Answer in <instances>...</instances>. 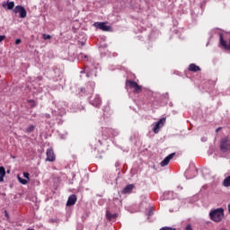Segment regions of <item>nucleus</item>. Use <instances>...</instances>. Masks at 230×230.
I'll return each instance as SVG.
<instances>
[{
	"label": "nucleus",
	"mask_w": 230,
	"mask_h": 230,
	"mask_svg": "<svg viewBox=\"0 0 230 230\" xmlns=\"http://www.w3.org/2000/svg\"><path fill=\"white\" fill-rule=\"evenodd\" d=\"M209 218L213 222H222V219L224 218V208H219L210 210Z\"/></svg>",
	"instance_id": "obj_1"
},
{
	"label": "nucleus",
	"mask_w": 230,
	"mask_h": 230,
	"mask_svg": "<svg viewBox=\"0 0 230 230\" xmlns=\"http://www.w3.org/2000/svg\"><path fill=\"white\" fill-rule=\"evenodd\" d=\"M165 123H166V118H163L160 120L155 122L153 124V132L155 134H159V131L161 130V128L164 127Z\"/></svg>",
	"instance_id": "obj_2"
},
{
	"label": "nucleus",
	"mask_w": 230,
	"mask_h": 230,
	"mask_svg": "<svg viewBox=\"0 0 230 230\" xmlns=\"http://www.w3.org/2000/svg\"><path fill=\"white\" fill-rule=\"evenodd\" d=\"M220 150L221 152H229L230 150V138L229 137H224L220 141Z\"/></svg>",
	"instance_id": "obj_3"
},
{
	"label": "nucleus",
	"mask_w": 230,
	"mask_h": 230,
	"mask_svg": "<svg viewBox=\"0 0 230 230\" xmlns=\"http://www.w3.org/2000/svg\"><path fill=\"white\" fill-rule=\"evenodd\" d=\"M93 26L98 28V30H102V31H111V27L107 25L105 22H96L93 23Z\"/></svg>",
	"instance_id": "obj_4"
},
{
	"label": "nucleus",
	"mask_w": 230,
	"mask_h": 230,
	"mask_svg": "<svg viewBox=\"0 0 230 230\" xmlns=\"http://www.w3.org/2000/svg\"><path fill=\"white\" fill-rule=\"evenodd\" d=\"M90 103L93 107H101L102 106V99L100 98V95L96 94L93 97H91Z\"/></svg>",
	"instance_id": "obj_5"
},
{
	"label": "nucleus",
	"mask_w": 230,
	"mask_h": 230,
	"mask_svg": "<svg viewBox=\"0 0 230 230\" xmlns=\"http://www.w3.org/2000/svg\"><path fill=\"white\" fill-rule=\"evenodd\" d=\"M126 85H128V87L134 89L135 93H141V86L135 81H127Z\"/></svg>",
	"instance_id": "obj_6"
},
{
	"label": "nucleus",
	"mask_w": 230,
	"mask_h": 230,
	"mask_svg": "<svg viewBox=\"0 0 230 230\" xmlns=\"http://www.w3.org/2000/svg\"><path fill=\"white\" fill-rule=\"evenodd\" d=\"M14 13H20L21 19H24V17L27 15L26 9H24V7L22 5H17L14 8Z\"/></svg>",
	"instance_id": "obj_7"
},
{
	"label": "nucleus",
	"mask_w": 230,
	"mask_h": 230,
	"mask_svg": "<svg viewBox=\"0 0 230 230\" xmlns=\"http://www.w3.org/2000/svg\"><path fill=\"white\" fill-rule=\"evenodd\" d=\"M24 179L21 178L20 175H17V179L21 184L26 185L30 182V172H23Z\"/></svg>",
	"instance_id": "obj_8"
},
{
	"label": "nucleus",
	"mask_w": 230,
	"mask_h": 230,
	"mask_svg": "<svg viewBox=\"0 0 230 230\" xmlns=\"http://www.w3.org/2000/svg\"><path fill=\"white\" fill-rule=\"evenodd\" d=\"M175 155V153L170 154L169 155H167L161 163H160V166H168V164H170V161H172V159H173Z\"/></svg>",
	"instance_id": "obj_9"
},
{
	"label": "nucleus",
	"mask_w": 230,
	"mask_h": 230,
	"mask_svg": "<svg viewBox=\"0 0 230 230\" xmlns=\"http://www.w3.org/2000/svg\"><path fill=\"white\" fill-rule=\"evenodd\" d=\"M49 163H53L55 161V153L53 152L52 148L47 149V159Z\"/></svg>",
	"instance_id": "obj_10"
},
{
	"label": "nucleus",
	"mask_w": 230,
	"mask_h": 230,
	"mask_svg": "<svg viewBox=\"0 0 230 230\" xmlns=\"http://www.w3.org/2000/svg\"><path fill=\"white\" fill-rule=\"evenodd\" d=\"M75 204H76V195L73 194L69 196L66 201V206H75Z\"/></svg>",
	"instance_id": "obj_11"
},
{
	"label": "nucleus",
	"mask_w": 230,
	"mask_h": 230,
	"mask_svg": "<svg viewBox=\"0 0 230 230\" xmlns=\"http://www.w3.org/2000/svg\"><path fill=\"white\" fill-rule=\"evenodd\" d=\"M132 190H134V184H129V185H127L123 190H122V193L124 195H127L128 193H132Z\"/></svg>",
	"instance_id": "obj_12"
},
{
	"label": "nucleus",
	"mask_w": 230,
	"mask_h": 230,
	"mask_svg": "<svg viewBox=\"0 0 230 230\" xmlns=\"http://www.w3.org/2000/svg\"><path fill=\"white\" fill-rule=\"evenodd\" d=\"M189 71H192L193 73H197V71H200V66H199L195 64H190L189 66Z\"/></svg>",
	"instance_id": "obj_13"
},
{
	"label": "nucleus",
	"mask_w": 230,
	"mask_h": 230,
	"mask_svg": "<svg viewBox=\"0 0 230 230\" xmlns=\"http://www.w3.org/2000/svg\"><path fill=\"white\" fill-rule=\"evenodd\" d=\"M54 114L56 116H64L66 114V110L64 108H58V111H54Z\"/></svg>",
	"instance_id": "obj_14"
},
{
	"label": "nucleus",
	"mask_w": 230,
	"mask_h": 230,
	"mask_svg": "<svg viewBox=\"0 0 230 230\" xmlns=\"http://www.w3.org/2000/svg\"><path fill=\"white\" fill-rule=\"evenodd\" d=\"M4 175H6V170L3 166H0V182L4 181Z\"/></svg>",
	"instance_id": "obj_15"
},
{
	"label": "nucleus",
	"mask_w": 230,
	"mask_h": 230,
	"mask_svg": "<svg viewBox=\"0 0 230 230\" xmlns=\"http://www.w3.org/2000/svg\"><path fill=\"white\" fill-rule=\"evenodd\" d=\"M94 85H95L94 83L91 82L90 85L87 86V88H86V93H89L90 94L94 93Z\"/></svg>",
	"instance_id": "obj_16"
},
{
	"label": "nucleus",
	"mask_w": 230,
	"mask_h": 230,
	"mask_svg": "<svg viewBox=\"0 0 230 230\" xmlns=\"http://www.w3.org/2000/svg\"><path fill=\"white\" fill-rule=\"evenodd\" d=\"M223 186H225V188H229L230 186V176H227L224 181H223Z\"/></svg>",
	"instance_id": "obj_17"
},
{
	"label": "nucleus",
	"mask_w": 230,
	"mask_h": 230,
	"mask_svg": "<svg viewBox=\"0 0 230 230\" xmlns=\"http://www.w3.org/2000/svg\"><path fill=\"white\" fill-rule=\"evenodd\" d=\"M116 217H118V215L111 214L110 212H106V218H108V220H114V218H116Z\"/></svg>",
	"instance_id": "obj_18"
},
{
	"label": "nucleus",
	"mask_w": 230,
	"mask_h": 230,
	"mask_svg": "<svg viewBox=\"0 0 230 230\" xmlns=\"http://www.w3.org/2000/svg\"><path fill=\"white\" fill-rule=\"evenodd\" d=\"M108 132H110V134H111V136H118L119 134V131L118 129H108Z\"/></svg>",
	"instance_id": "obj_19"
},
{
	"label": "nucleus",
	"mask_w": 230,
	"mask_h": 230,
	"mask_svg": "<svg viewBox=\"0 0 230 230\" xmlns=\"http://www.w3.org/2000/svg\"><path fill=\"white\" fill-rule=\"evenodd\" d=\"M33 130H35V126L33 125H31L26 128L27 134H31V132H33Z\"/></svg>",
	"instance_id": "obj_20"
},
{
	"label": "nucleus",
	"mask_w": 230,
	"mask_h": 230,
	"mask_svg": "<svg viewBox=\"0 0 230 230\" xmlns=\"http://www.w3.org/2000/svg\"><path fill=\"white\" fill-rule=\"evenodd\" d=\"M13 6H15V3H13V2H8L7 3V9L8 10H13Z\"/></svg>",
	"instance_id": "obj_21"
},
{
	"label": "nucleus",
	"mask_w": 230,
	"mask_h": 230,
	"mask_svg": "<svg viewBox=\"0 0 230 230\" xmlns=\"http://www.w3.org/2000/svg\"><path fill=\"white\" fill-rule=\"evenodd\" d=\"M42 37L44 40H49V39H51V35L49 34H42Z\"/></svg>",
	"instance_id": "obj_22"
},
{
	"label": "nucleus",
	"mask_w": 230,
	"mask_h": 230,
	"mask_svg": "<svg viewBox=\"0 0 230 230\" xmlns=\"http://www.w3.org/2000/svg\"><path fill=\"white\" fill-rule=\"evenodd\" d=\"M4 39H6V36H4V35H0V42H1L2 40H4Z\"/></svg>",
	"instance_id": "obj_23"
},
{
	"label": "nucleus",
	"mask_w": 230,
	"mask_h": 230,
	"mask_svg": "<svg viewBox=\"0 0 230 230\" xmlns=\"http://www.w3.org/2000/svg\"><path fill=\"white\" fill-rule=\"evenodd\" d=\"M21 42H22L21 39H17V40H15V44H16V45L21 44Z\"/></svg>",
	"instance_id": "obj_24"
},
{
	"label": "nucleus",
	"mask_w": 230,
	"mask_h": 230,
	"mask_svg": "<svg viewBox=\"0 0 230 230\" xmlns=\"http://www.w3.org/2000/svg\"><path fill=\"white\" fill-rule=\"evenodd\" d=\"M164 195H165V196H166V195H173V192H172V191L165 192Z\"/></svg>",
	"instance_id": "obj_25"
},
{
	"label": "nucleus",
	"mask_w": 230,
	"mask_h": 230,
	"mask_svg": "<svg viewBox=\"0 0 230 230\" xmlns=\"http://www.w3.org/2000/svg\"><path fill=\"white\" fill-rule=\"evenodd\" d=\"M4 215H5V217H7V218H10V216L8 215V211H4Z\"/></svg>",
	"instance_id": "obj_26"
},
{
	"label": "nucleus",
	"mask_w": 230,
	"mask_h": 230,
	"mask_svg": "<svg viewBox=\"0 0 230 230\" xmlns=\"http://www.w3.org/2000/svg\"><path fill=\"white\" fill-rule=\"evenodd\" d=\"M30 103H31V107H35V102L30 101Z\"/></svg>",
	"instance_id": "obj_27"
},
{
	"label": "nucleus",
	"mask_w": 230,
	"mask_h": 230,
	"mask_svg": "<svg viewBox=\"0 0 230 230\" xmlns=\"http://www.w3.org/2000/svg\"><path fill=\"white\" fill-rule=\"evenodd\" d=\"M186 230H191V226H190V225L187 226H186Z\"/></svg>",
	"instance_id": "obj_28"
},
{
	"label": "nucleus",
	"mask_w": 230,
	"mask_h": 230,
	"mask_svg": "<svg viewBox=\"0 0 230 230\" xmlns=\"http://www.w3.org/2000/svg\"><path fill=\"white\" fill-rule=\"evenodd\" d=\"M91 75H93V74L89 73V72L86 73V76H88V77L91 76Z\"/></svg>",
	"instance_id": "obj_29"
},
{
	"label": "nucleus",
	"mask_w": 230,
	"mask_h": 230,
	"mask_svg": "<svg viewBox=\"0 0 230 230\" xmlns=\"http://www.w3.org/2000/svg\"><path fill=\"white\" fill-rule=\"evenodd\" d=\"M201 141H208V138L202 137V138H201Z\"/></svg>",
	"instance_id": "obj_30"
},
{
	"label": "nucleus",
	"mask_w": 230,
	"mask_h": 230,
	"mask_svg": "<svg viewBox=\"0 0 230 230\" xmlns=\"http://www.w3.org/2000/svg\"><path fill=\"white\" fill-rule=\"evenodd\" d=\"M79 58H84V54H81V55L79 56Z\"/></svg>",
	"instance_id": "obj_31"
},
{
	"label": "nucleus",
	"mask_w": 230,
	"mask_h": 230,
	"mask_svg": "<svg viewBox=\"0 0 230 230\" xmlns=\"http://www.w3.org/2000/svg\"><path fill=\"white\" fill-rule=\"evenodd\" d=\"M84 58H87V55H84Z\"/></svg>",
	"instance_id": "obj_32"
},
{
	"label": "nucleus",
	"mask_w": 230,
	"mask_h": 230,
	"mask_svg": "<svg viewBox=\"0 0 230 230\" xmlns=\"http://www.w3.org/2000/svg\"><path fill=\"white\" fill-rule=\"evenodd\" d=\"M84 91V89L83 88H81V92H83Z\"/></svg>",
	"instance_id": "obj_33"
},
{
	"label": "nucleus",
	"mask_w": 230,
	"mask_h": 230,
	"mask_svg": "<svg viewBox=\"0 0 230 230\" xmlns=\"http://www.w3.org/2000/svg\"><path fill=\"white\" fill-rule=\"evenodd\" d=\"M104 134V136H107V133H103Z\"/></svg>",
	"instance_id": "obj_34"
},
{
	"label": "nucleus",
	"mask_w": 230,
	"mask_h": 230,
	"mask_svg": "<svg viewBox=\"0 0 230 230\" xmlns=\"http://www.w3.org/2000/svg\"><path fill=\"white\" fill-rule=\"evenodd\" d=\"M81 74H84V71H81Z\"/></svg>",
	"instance_id": "obj_35"
}]
</instances>
